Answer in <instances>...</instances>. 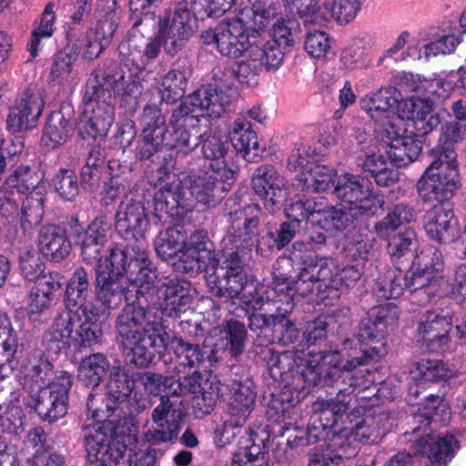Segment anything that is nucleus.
<instances>
[{
    "mask_svg": "<svg viewBox=\"0 0 466 466\" xmlns=\"http://www.w3.org/2000/svg\"><path fill=\"white\" fill-rule=\"evenodd\" d=\"M91 273L83 267L71 275L66 286L65 310L56 315L43 335L47 351L57 354L72 343L86 347L99 341L103 332L91 300Z\"/></svg>",
    "mask_w": 466,
    "mask_h": 466,
    "instance_id": "obj_1",
    "label": "nucleus"
},
{
    "mask_svg": "<svg viewBox=\"0 0 466 466\" xmlns=\"http://www.w3.org/2000/svg\"><path fill=\"white\" fill-rule=\"evenodd\" d=\"M163 312L143 306L140 300L127 303L115 320L116 339L125 359L137 368L148 367L156 356H162L169 335L162 323Z\"/></svg>",
    "mask_w": 466,
    "mask_h": 466,
    "instance_id": "obj_2",
    "label": "nucleus"
},
{
    "mask_svg": "<svg viewBox=\"0 0 466 466\" xmlns=\"http://www.w3.org/2000/svg\"><path fill=\"white\" fill-rule=\"evenodd\" d=\"M144 72H146L144 66L130 58H127L125 64L114 73L102 74L103 83L98 81L100 75L96 72L94 77L89 78L86 83L85 98L88 97V101L85 103L84 116H87L89 113L95 116L114 114V107L111 105L104 101L101 103L97 101L100 93L108 88L112 89L116 96H121V106L126 108L127 113H134L138 104L137 98L142 91L140 79Z\"/></svg>",
    "mask_w": 466,
    "mask_h": 466,
    "instance_id": "obj_3",
    "label": "nucleus"
},
{
    "mask_svg": "<svg viewBox=\"0 0 466 466\" xmlns=\"http://www.w3.org/2000/svg\"><path fill=\"white\" fill-rule=\"evenodd\" d=\"M291 260L279 257L272 265V280L266 290L267 302L288 305L294 308L298 297L309 296L315 288L328 287L333 273L326 260L310 262L304 266L296 279L290 277Z\"/></svg>",
    "mask_w": 466,
    "mask_h": 466,
    "instance_id": "obj_4",
    "label": "nucleus"
},
{
    "mask_svg": "<svg viewBox=\"0 0 466 466\" xmlns=\"http://www.w3.org/2000/svg\"><path fill=\"white\" fill-rule=\"evenodd\" d=\"M270 358L268 361V370L274 378L287 380L293 379V382L303 388L326 387L323 384L324 376L334 363L340 362V356L337 350H320L319 356L310 357L303 350L297 351H284L276 353L269 350Z\"/></svg>",
    "mask_w": 466,
    "mask_h": 466,
    "instance_id": "obj_5",
    "label": "nucleus"
},
{
    "mask_svg": "<svg viewBox=\"0 0 466 466\" xmlns=\"http://www.w3.org/2000/svg\"><path fill=\"white\" fill-rule=\"evenodd\" d=\"M378 354L379 350L375 347H371L370 350H361L360 356L348 360L343 369L339 368V363L333 362L331 369L327 371L323 384L330 387L332 391L329 392V398L322 404V414H331L332 424H335L338 419L349 410L350 395L364 382L362 377L353 375L351 371L366 364L368 360Z\"/></svg>",
    "mask_w": 466,
    "mask_h": 466,
    "instance_id": "obj_6",
    "label": "nucleus"
},
{
    "mask_svg": "<svg viewBox=\"0 0 466 466\" xmlns=\"http://www.w3.org/2000/svg\"><path fill=\"white\" fill-rule=\"evenodd\" d=\"M433 160L417 184L424 201L450 202L461 187L456 153L449 147L432 149Z\"/></svg>",
    "mask_w": 466,
    "mask_h": 466,
    "instance_id": "obj_7",
    "label": "nucleus"
},
{
    "mask_svg": "<svg viewBox=\"0 0 466 466\" xmlns=\"http://www.w3.org/2000/svg\"><path fill=\"white\" fill-rule=\"evenodd\" d=\"M197 30V21L187 8V3L181 2L171 16L159 18L157 34L147 43L143 56L155 59L161 47L169 56H175L184 49Z\"/></svg>",
    "mask_w": 466,
    "mask_h": 466,
    "instance_id": "obj_8",
    "label": "nucleus"
},
{
    "mask_svg": "<svg viewBox=\"0 0 466 466\" xmlns=\"http://www.w3.org/2000/svg\"><path fill=\"white\" fill-rule=\"evenodd\" d=\"M236 76L229 72L214 71L215 84L196 90L184 98L174 110L172 116H222L229 113L230 98L224 88H230Z\"/></svg>",
    "mask_w": 466,
    "mask_h": 466,
    "instance_id": "obj_9",
    "label": "nucleus"
},
{
    "mask_svg": "<svg viewBox=\"0 0 466 466\" xmlns=\"http://www.w3.org/2000/svg\"><path fill=\"white\" fill-rule=\"evenodd\" d=\"M83 431L86 450L92 461L98 462V466H131L127 446L116 435L111 421H96L84 427Z\"/></svg>",
    "mask_w": 466,
    "mask_h": 466,
    "instance_id": "obj_10",
    "label": "nucleus"
},
{
    "mask_svg": "<svg viewBox=\"0 0 466 466\" xmlns=\"http://www.w3.org/2000/svg\"><path fill=\"white\" fill-rule=\"evenodd\" d=\"M73 384V376L60 371L51 384L35 387L23 397L24 404L34 410L39 418L50 423L57 421L67 413L68 391Z\"/></svg>",
    "mask_w": 466,
    "mask_h": 466,
    "instance_id": "obj_11",
    "label": "nucleus"
},
{
    "mask_svg": "<svg viewBox=\"0 0 466 466\" xmlns=\"http://www.w3.org/2000/svg\"><path fill=\"white\" fill-rule=\"evenodd\" d=\"M123 258L124 255L116 250L112 257L98 259L96 267V296L108 309H116L124 299H128Z\"/></svg>",
    "mask_w": 466,
    "mask_h": 466,
    "instance_id": "obj_12",
    "label": "nucleus"
},
{
    "mask_svg": "<svg viewBox=\"0 0 466 466\" xmlns=\"http://www.w3.org/2000/svg\"><path fill=\"white\" fill-rule=\"evenodd\" d=\"M231 395L228 402L229 420L222 428L216 429L215 443L224 447L230 443L236 435L235 430L242 427L254 410L257 392L254 382L249 379L235 380L231 385Z\"/></svg>",
    "mask_w": 466,
    "mask_h": 466,
    "instance_id": "obj_13",
    "label": "nucleus"
},
{
    "mask_svg": "<svg viewBox=\"0 0 466 466\" xmlns=\"http://www.w3.org/2000/svg\"><path fill=\"white\" fill-rule=\"evenodd\" d=\"M251 38L255 37L238 15L222 20L213 29L205 30L200 35L204 45L213 46L221 56L234 59L247 52Z\"/></svg>",
    "mask_w": 466,
    "mask_h": 466,
    "instance_id": "obj_14",
    "label": "nucleus"
},
{
    "mask_svg": "<svg viewBox=\"0 0 466 466\" xmlns=\"http://www.w3.org/2000/svg\"><path fill=\"white\" fill-rule=\"evenodd\" d=\"M227 205L234 210L228 213L229 225L226 239L241 250V252H250L257 244L258 238V214L260 207L258 204H248L241 207L238 202V198L228 200Z\"/></svg>",
    "mask_w": 466,
    "mask_h": 466,
    "instance_id": "obj_15",
    "label": "nucleus"
},
{
    "mask_svg": "<svg viewBox=\"0 0 466 466\" xmlns=\"http://www.w3.org/2000/svg\"><path fill=\"white\" fill-rule=\"evenodd\" d=\"M333 193L344 208L355 211V215L371 216L383 208L384 200L373 195L370 186L360 176L350 173L339 176Z\"/></svg>",
    "mask_w": 466,
    "mask_h": 466,
    "instance_id": "obj_16",
    "label": "nucleus"
},
{
    "mask_svg": "<svg viewBox=\"0 0 466 466\" xmlns=\"http://www.w3.org/2000/svg\"><path fill=\"white\" fill-rule=\"evenodd\" d=\"M152 424L145 426L146 441L151 445L174 442L182 427V412L168 396H160L159 403L151 411Z\"/></svg>",
    "mask_w": 466,
    "mask_h": 466,
    "instance_id": "obj_17",
    "label": "nucleus"
},
{
    "mask_svg": "<svg viewBox=\"0 0 466 466\" xmlns=\"http://www.w3.org/2000/svg\"><path fill=\"white\" fill-rule=\"evenodd\" d=\"M145 183L133 187L136 199L121 201L115 219L116 230L125 239L144 236L149 227V221L144 201L147 200L144 192Z\"/></svg>",
    "mask_w": 466,
    "mask_h": 466,
    "instance_id": "obj_18",
    "label": "nucleus"
},
{
    "mask_svg": "<svg viewBox=\"0 0 466 466\" xmlns=\"http://www.w3.org/2000/svg\"><path fill=\"white\" fill-rule=\"evenodd\" d=\"M251 187L263 200L265 209L271 214L280 210L286 200L287 189L283 177L274 166L265 164L256 168L251 177Z\"/></svg>",
    "mask_w": 466,
    "mask_h": 466,
    "instance_id": "obj_19",
    "label": "nucleus"
},
{
    "mask_svg": "<svg viewBox=\"0 0 466 466\" xmlns=\"http://www.w3.org/2000/svg\"><path fill=\"white\" fill-rule=\"evenodd\" d=\"M426 235L441 244H451L460 236L458 220L451 202L438 203L428 209L422 218Z\"/></svg>",
    "mask_w": 466,
    "mask_h": 466,
    "instance_id": "obj_20",
    "label": "nucleus"
},
{
    "mask_svg": "<svg viewBox=\"0 0 466 466\" xmlns=\"http://www.w3.org/2000/svg\"><path fill=\"white\" fill-rule=\"evenodd\" d=\"M452 316L449 310L442 314L426 311L417 328L418 338L427 350L438 352L443 350L450 342Z\"/></svg>",
    "mask_w": 466,
    "mask_h": 466,
    "instance_id": "obj_21",
    "label": "nucleus"
},
{
    "mask_svg": "<svg viewBox=\"0 0 466 466\" xmlns=\"http://www.w3.org/2000/svg\"><path fill=\"white\" fill-rule=\"evenodd\" d=\"M190 192L183 178L166 184L152 194L155 217L160 221L180 216L190 207Z\"/></svg>",
    "mask_w": 466,
    "mask_h": 466,
    "instance_id": "obj_22",
    "label": "nucleus"
},
{
    "mask_svg": "<svg viewBox=\"0 0 466 466\" xmlns=\"http://www.w3.org/2000/svg\"><path fill=\"white\" fill-rule=\"evenodd\" d=\"M269 434L265 430L247 431L232 455L231 466H268Z\"/></svg>",
    "mask_w": 466,
    "mask_h": 466,
    "instance_id": "obj_23",
    "label": "nucleus"
},
{
    "mask_svg": "<svg viewBox=\"0 0 466 466\" xmlns=\"http://www.w3.org/2000/svg\"><path fill=\"white\" fill-rule=\"evenodd\" d=\"M398 319V310L391 304L373 307L361 319L355 338L360 344L380 342Z\"/></svg>",
    "mask_w": 466,
    "mask_h": 466,
    "instance_id": "obj_24",
    "label": "nucleus"
},
{
    "mask_svg": "<svg viewBox=\"0 0 466 466\" xmlns=\"http://www.w3.org/2000/svg\"><path fill=\"white\" fill-rule=\"evenodd\" d=\"M202 154L208 161V167L214 175L223 181L234 183L237 170L234 163L229 161L228 144L219 134L208 135L202 140Z\"/></svg>",
    "mask_w": 466,
    "mask_h": 466,
    "instance_id": "obj_25",
    "label": "nucleus"
},
{
    "mask_svg": "<svg viewBox=\"0 0 466 466\" xmlns=\"http://www.w3.org/2000/svg\"><path fill=\"white\" fill-rule=\"evenodd\" d=\"M62 289L58 273L42 278L32 287L26 305L27 316L32 321L39 320L53 308L57 300L56 293Z\"/></svg>",
    "mask_w": 466,
    "mask_h": 466,
    "instance_id": "obj_26",
    "label": "nucleus"
},
{
    "mask_svg": "<svg viewBox=\"0 0 466 466\" xmlns=\"http://www.w3.org/2000/svg\"><path fill=\"white\" fill-rule=\"evenodd\" d=\"M385 132L390 139L388 146L387 156L391 166L401 167L413 162L421 152V141L411 135L405 134L401 127L389 122Z\"/></svg>",
    "mask_w": 466,
    "mask_h": 466,
    "instance_id": "obj_27",
    "label": "nucleus"
},
{
    "mask_svg": "<svg viewBox=\"0 0 466 466\" xmlns=\"http://www.w3.org/2000/svg\"><path fill=\"white\" fill-rule=\"evenodd\" d=\"M420 434L426 437L414 441V454L425 455L431 464L446 466L460 448L459 441L451 434H445L436 439L428 433V430L426 433L420 432Z\"/></svg>",
    "mask_w": 466,
    "mask_h": 466,
    "instance_id": "obj_28",
    "label": "nucleus"
},
{
    "mask_svg": "<svg viewBox=\"0 0 466 466\" xmlns=\"http://www.w3.org/2000/svg\"><path fill=\"white\" fill-rule=\"evenodd\" d=\"M183 183L190 194V202L195 199L203 204H215L230 189L234 183L223 181L217 175H189L183 177Z\"/></svg>",
    "mask_w": 466,
    "mask_h": 466,
    "instance_id": "obj_29",
    "label": "nucleus"
},
{
    "mask_svg": "<svg viewBox=\"0 0 466 466\" xmlns=\"http://www.w3.org/2000/svg\"><path fill=\"white\" fill-rule=\"evenodd\" d=\"M188 76L189 70L186 66H177L170 69L162 77L161 87L158 91L161 96L160 106L157 104L146 106L144 108L145 116H148L157 113L159 115L166 114L167 109H164L162 106H168L169 104L183 96L187 86Z\"/></svg>",
    "mask_w": 466,
    "mask_h": 466,
    "instance_id": "obj_30",
    "label": "nucleus"
},
{
    "mask_svg": "<svg viewBox=\"0 0 466 466\" xmlns=\"http://www.w3.org/2000/svg\"><path fill=\"white\" fill-rule=\"evenodd\" d=\"M265 233L257 238L256 252L258 255L266 258L274 250H281L286 248L291 240L299 234L296 230L295 222H282L279 227L273 218H264Z\"/></svg>",
    "mask_w": 466,
    "mask_h": 466,
    "instance_id": "obj_31",
    "label": "nucleus"
},
{
    "mask_svg": "<svg viewBox=\"0 0 466 466\" xmlns=\"http://www.w3.org/2000/svg\"><path fill=\"white\" fill-rule=\"evenodd\" d=\"M53 364L40 349H33L27 352L22 361V372L25 376L24 391L36 387H46L51 384L53 378Z\"/></svg>",
    "mask_w": 466,
    "mask_h": 466,
    "instance_id": "obj_32",
    "label": "nucleus"
},
{
    "mask_svg": "<svg viewBox=\"0 0 466 466\" xmlns=\"http://www.w3.org/2000/svg\"><path fill=\"white\" fill-rule=\"evenodd\" d=\"M111 220L107 215H99L88 225L81 238V256L88 263L100 259L101 249L109 239Z\"/></svg>",
    "mask_w": 466,
    "mask_h": 466,
    "instance_id": "obj_33",
    "label": "nucleus"
},
{
    "mask_svg": "<svg viewBox=\"0 0 466 466\" xmlns=\"http://www.w3.org/2000/svg\"><path fill=\"white\" fill-rule=\"evenodd\" d=\"M279 9L278 0H254L251 6L243 8L238 16L256 38L279 16Z\"/></svg>",
    "mask_w": 466,
    "mask_h": 466,
    "instance_id": "obj_34",
    "label": "nucleus"
},
{
    "mask_svg": "<svg viewBox=\"0 0 466 466\" xmlns=\"http://www.w3.org/2000/svg\"><path fill=\"white\" fill-rule=\"evenodd\" d=\"M38 251L48 259L59 262L71 251V241L64 228L57 225L43 226L37 235Z\"/></svg>",
    "mask_w": 466,
    "mask_h": 466,
    "instance_id": "obj_35",
    "label": "nucleus"
},
{
    "mask_svg": "<svg viewBox=\"0 0 466 466\" xmlns=\"http://www.w3.org/2000/svg\"><path fill=\"white\" fill-rule=\"evenodd\" d=\"M403 278L404 287L418 299L420 304H426L436 297L443 282L441 274L423 270L418 267H410V273Z\"/></svg>",
    "mask_w": 466,
    "mask_h": 466,
    "instance_id": "obj_36",
    "label": "nucleus"
},
{
    "mask_svg": "<svg viewBox=\"0 0 466 466\" xmlns=\"http://www.w3.org/2000/svg\"><path fill=\"white\" fill-rule=\"evenodd\" d=\"M360 107L370 116L387 114L402 116V96L396 86H385L360 99Z\"/></svg>",
    "mask_w": 466,
    "mask_h": 466,
    "instance_id": "obj_37",
    "label": "nucleus"
},
{
    "mask_svg": "<svg viewBox=\"0 0 466 466\" xmlns=\"http://www.w3.org/2000/svg\"><path fill=\"white\" fill-rule=\"evenodd\" d=\"M360 107L370 116L387 114L402 116V96L396 86H385L360 99Z\"/></svg>",
    "mask_w": 466,
    "mask_h": 466,
    "instance_id": "obj_38",
    "label": "nucleus"
},
{
    "mask_svg": "<svg viewBox=\"0 0 466 466\" xmlns=\"http://www.w3.org/2000/svg\"><path fill=\"white\" fill-rule=\"evenodd\" d=\"M228 137L235 150L248 162H258L262 157L265 149L259 147L257 134L249 123L238 118L230 127Z\"/></svg>",
    "mask_w": 466,
    "mask_h": 466,
    "instance_id": "obj_39",
    "label": "nucleus"
},
{
    "mask_svg": "<svg viewBox=\"0 0 466 466\" xmlns=\"http://www.w3.org/2000/svg\"><path fill=\"white\" fill-rule=\"evenodd\" d=\"M163 282L164 290V309L160 312H165L167 316L177 318L181 312H184L187 307L191 303L192 289L191 283L187 280L174 278Z\"/></svg>",
    "mask_w": 466,
    "mask_h": 466,
    "instance_id": "obj_40",
    "label": "nucleus"
},
{
    "mask_svg": "<svg viewBox=\"0 0 466 466\" xmlns=\"http://www.w3.org/2000/svg\"><path fill=\"white\" fill-rule=\"evenodd\" d=\"M413 406L415 403L412 404ZM417 410L413 411L414 423L418 424L414 426L410 431V434L420 437V432L426 433L428 426L432 422H438L444 420L446 415V405L443 401V398L435 395L429 394L422 399V402L416 403Z\"/></svg>",
    "mask_w": 466,
    "mask_h": 466,
    "instance_id": "obj_41",
    "label": "nucleus"
},
{
    "mask_svg": "<svg viewBox=\"0 0 466 466\" xmlns=\"http://www.w3.org/2000/svg\"><path fill=\"white\" fill-rule=\"evenodd\" d=\"M410 375L418 385L415 389L410 388L409 396L410 398L411 396L419 398V385L427 382L447 381L455 375V371L441 360L422 359L416 362Z\"/></svg>",
    "mask_w": 466,
    "mask_h": 466,
    "instance_id": "obj_42",
    "label": "nucleus"
},
{
    "mask_svg": "<svg viewBox=\"0 0 466 466\" xmlns=\"http://www.w3.org/2000/svg\"><path fill=\"white\" fill-rule=\"evenodd\" d=\"M228 299L238 298L247 308L256 311L265 305L266 291L260 293L254 284H248L244 273L228 271L227 274Z\"/></svg>",
    "mask_w": 466,
    "mask_h": 466,
    "instance_id": "obj_43",
    "label": "nucleus"
},
{
    "mask_svg": "<svg viewBox=\"0 0 466 466\" xmlns=\"http://www.w3.org/2000/svg\"><path fill=\"white\" fill-rule=\"evenodd\" d=\"M390 431V414L385 411L366 416L351 430L354 440L362 443H378Z\"/></svg>",
    "mask_w": 466,
    "mask_h": 466,
    "instance_id": "obj_44",
    "label": "nucleus"
},
{
    "mask_svg": "<svg viewBox=\"0 0 466 466\" xmlns=\"http://www.w3.org/2000/svg\"><path fill=\"white\" fill-rule=\"evenodd\" d=\"M23 343L15 331L6 313L0 312V365L7 364L9 370L17 366Z\"/></svg>",
    "mask_w": 466,
    "mask_h": 466,
    "instance_id": "obj_45",
    "label": "nucleus"
},
{
    "mask_svg": "<svg viewBox=\"0 0 466 466\" xmlns=\"http://www.w3.org/2000/svg\"><path fill=\"white\" fill-rule=\"evenodd\" d=\"M360 6V0H333L332 3L322 0L317 9L314 24L329 22L331 19L340 25L348 24L356 17Z\"/></svg>",
    "mask_w": 466,
    "mask_h": 466,
    "instance_id": "obj_46",
    "label": "nucleus"
},
{
    "mask_svg": "<svg viewBox=\"0 0 466 466\" xmlns=\"http://www.w3.org/2000/svg\"><path fill=\"white\" fill-rule=\"evenodd\" d=\"M248 57L264 70H276L281 65L284 52L276 42L262 38H251L247 49Z\"/></svg>",
    "mask_w": 466,
    "mask_h": 466,
    "instance_id": "obj_47",
    "label": "nucleus"
},
{
    "mask_svg": "<svg viewBox=\"0 0 466 466\" xmlns=\"http://www.w3.org/2000/svg\"><path fill=\"white\" fill-rule=\"evenodd\" d=\"M387 239L389 240V254L392 261L398 264L397 269L401 271V266H403L404 261L409 263L415 257L413 253L419 246L417 234L413 228H408L404 231L392 234Z\"/></svg>",
    "mask_w": 466,
    "mask_h": 466,
    "instance_id": "obj_48",
    "label": "nucleus"
},
{
    "mask_svg": "<svg viewBox=\"0 0 466 466\" xmlns=\"http://www.w3.org/2000/svg\"><path fill=\"white\" fill-rule=\"evenodd\" d=\"M143 129V139L137 147V156L139 159H148L159 151L167 139L165 118H148Z\"/></svg>",
    "mask_w": 466,
    "mask_h": 466,
    "instance_id": "obj_49",
    "label": "nucleus"
},
{
    "mask_svg": "<svg viewBox=\"0 0 466 466\" xmlns=\"http://www.w3.org/2000/svg\"><path fill=\"white\" fill-rule=\"evenodd\" d=\"M134 382L128 378L125 369L113 366L110 370L106 392L109 396L107 408H120L126 404L133 390Z\"/></svg>",
    "mask_w": 466,
    "mask_h": 466,
    "instance_id": "obj_50",
    "label": "nucleus"
},
{
    "mask_svg": "<svg viewBox=\"0 0 466 466\" xmlns=\"http://www.w3.org/2000/svg\"><path fill=\"white\" fill-rule=\"evenodd\" d=\"M43 176L29 166H19L6 178L5 186L15 190L18 194L30 196L35 191L45 192V186L42 184Z\"/></svg>",
    "mask_w": 466,
    "mask_h": 466,
    "instance_id": "obj_51",
    "label": "nucleus"
},
{
    "mask_svg": "<svg viewBox=\"0 0 466 466\" xmlns=\"http://www.w3.org/2000/svg\"><path fill=\"white\" fill-rule=\"evenodd\" d=\"M110 370L109 360L104 354H91L82 360L78 369V379L86 386L96 388Z\"/></svg>",
    "mask_w": 466,
    "mask_h": 466,
    "instance_id": "obj_52",
    "label": "nucleus"
},
{
    "mask_svg": "<svg viewBox=\"0 0 466 466\" xmlns=\"http://www.w3.org/2000/svg\"><path fill=\"white\" fill-rule=\"evenodd\" d=\"M415 218L413 208L405 203H399L375 225V231L380 238H389L400 226L411 222Z\"/></svg>",
    "mask_w": 466,
    "mask_h": 466,
    "instance_id": "obj_53",
    "label": "nucleus"
},
{
    "mask_svg": "<svg viewBox=\"0 0 466 466\" xmlns=\"http://www.w3.org/2000/svg\"><path fill=\"white\" fill-rule=\"evenodd\" d=\"M186 237L177 228H167L160 231L154 241L157 256L167 263L176 258L185 248Z\"/></svg>",
    "mask_w": 466,
    "mask_h": 466,
    "instance_id": "obj_54",
    "label": "nucleus"
},
{
    "mask_svg": "<svg viewBox=\"0 0 466 466\" xmlns=\"http://www.w3.org/2000/svg\"><path fill=\"white\" fill-rule=\"evenodd\" d=\"M336 175L337 171L332 167L313 164L307 172L299 175V181L303 183V189L308 192H324L330 188Z\"/></svg>",
    "mask_w": 466,
    "mask_h": 466,
    "instance_id": "obj_55",
    "label": "nucleus"
},
{
    "mask_svg": "<svg viewBox=\"0 0 466 466\" xmlns=\"http://www.w3.org/2000/svg\"><path fill=\"white\" fill-rule=\"evenodd\" d=\"M185 248L200 258L202 263H208L209 268H215L219 264L218 253L215 250L213 242L209 239L208 232L204 229L196 230L188 239Z\"/></svg>",
    "mask_w": 466,
    "mask_h": 466,
    "instance_id": "obj_56",
    "label": "nucleus"
},
{
    "mask_svg": "<svg viewBox=\"0 0 466 466\" xmlns=\"http://www.w3.org/2000/svg\"><path fill=\"white\" fill-rule=\"evenodd\" d=\"M157 0H129L132 30L144 32L156 25V11L154 3Z\"/></svg>",
    "mask_w": 466,
    "mask_h": 466,
    "instance_id": "obj_57",
    "label": "nucleus"
},
{
    "mask_svg": "<svg viewBox=\"0 0 466 466\" xmlns=\"http://www.w3.org/2000/svg\"><path fill=\"white\" fill-rule=\"evenodd\" d=\"M170 342L178 359L179 366L198 368L208 357L206 349L198 344L187 342L180 337H174Z\"/></svg>",
    "mask_w": 466,
    "mask_h": 466,
    "instance_id": "obj_58",
    "label": "nucleus"
},
{
    "mask_svg": "<svg viewBox=\"0 0 466 466\" xmlns=\"http://www.w3.org/2000/svg\"><path fill=\"white\" fill-rule=\"evenodd\" d=\"M44 106L41 94L28 87L17 96L8 116H41Z\"/></svg>",
    "mask_w": 466,
    "mask_h": 466,
    "instance_id": "obj_59",
    "label": "nucleus"
},
{
    "mask_svg": "<svg viewBox=\"0 0 466 466\" xmlns=\"http://www.w3.org/2000/svg\"><path fill=\"white\" fill-rule=\"evenodd\" d=\"M68 118H46L41 137L42 146L55 149L66 143L73 127Z\"/></svg>",
    "mask_w": 466,
    "mask_h": 466,
    "instance_id": "obj_60",
    "label": "nucleus"
},
{
    "mask_svg": "<svg viewBox=\"0 0 466 466\" xmlns=\"http://www.w3.org/2000/svg\"><path fill=\"white\" fill-rule=\"evenodd\" d=\"M433 31L431 34V42L424 45L423 53L420 55V58L422 56L425 59H429L431 56H436L438 55L450 54L455 50L461 42L460 36L451 30L446 32L444 29H433Z\"/></svg>",
    "mask_w": 466,
    "mask_h": 466,
    "instance_id": "obj_61",
    "label": "nucleus"
},
{
    "mask_svg": "<svg viewBox=\"0 0 466 466\" xmlns=\"http://www.w3.org/2000/svg\"><path fill=\"white\" fill-rule=\"evenodd\" d=\"M44 192L35 191L26 196L20 210V224L24 231L40 224L44 215Z\"/></svg>",
    "mask_w": 466,
    "mask_h": 466,
    "instance_id": "obj_62",
    "label": "nucleus"
},
{
    "mask_svg": "<svg viewBox=\"0 0 466 466\" xmlns=\"http://www.w3.org/2000/svg\"><path fill=\"white\" fill-rule=\"evenodd\" d=\"M263 69L257 64L252 62L251 57L247 54L246 59L237 65H229L222 63L218 66V72H229L231 76L241 84H246L248 86H254L258 84L259 76Z\"/></svg>",
    "mask_w": 466,
    "mask_h": 466,
    "instance_id": "obj_63",
    "label": "nucleus"
},
{
    "mask_svg": "<svg viewBox=\"0 0 466 466\" xmlns=\"http://www.w3.org/2000/svg\"><path fill=\"white\" fill-rule=\"evenodd\" d=\"M36 249L30 244L19 250V269L22 276L29 280L37 282L45 270V264Z\"/></svg>",
    "mask_w": 466,
    "mask_h": 466,
    "instance_id": "obj_64",
    "label": "nucleus"
}]
</instances>
